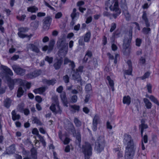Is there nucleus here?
Masks as SVG:
<instances>
[{"label":"nucleus","instance_id":"obj_1","mask_svg":"<svg viewBox=\"0 0 159 159\" xmlns=\"http://www.w3.org/2000/svg\"><path fill=\"white\" fill-rule=\"evenodd\" d=\"M57 48L59 49L58 54L61 58L57 59L53 64V66L55 70L60 69L62 64L63 60L62 57H65L68 52V44L62 39H58L57 43Z\"/></svg>","mask_w":159,"mask_h":159},{"label":"nucleus","instance_id":"obj_2","mask_svg":"<svg viewBox=\"0 0 159 159\" xmlns=\"http://www.w3.org/2000/svg\"><path fill=\"white\" fill-rule=\"evenodd\" d=\"M2 71L0 75L3 79H5L7 82L8 86L11 90H12L15 84H17L20 85V80L19 79L11 80L9 76H12L13 73L11 70L7 67L2 66Z\"/></svg>","mask_w":159,"mask_h":159},{"label":"nucleus","instance_id":"obj_3","mask_svg":"<svg viewBox=\"0 0 159 159\" xmlns=\"http://www.w3.org/2000/svg\"><path fill=\"white\" fill-rule=\"evenodd\" d=\"M105 5L109 7L111 10L115 12L112 15L115 18H116L120 13L121 11L119 8L118 2L117 0H114V2H112L108 0L105 2Z\"/></svg>","mask_w":159,"mask_h":159},{"label":"nucleus","instance_id":"obj_4","mask_svg":"<svg viewBox=\"0 0 159 159\" xmlns=\"http://www.w3.org/2000/svg\"><path fill=\"white\" fill-rule=\"evenodd\" d=\"M133 28L131 26L129 27L128 34L126 35L124 37L123 45V49L125 52L128 53L129 52V47L131 43L132 39V32Z\"/></svg>","mask_w":159,"mask_h":159},{"label":"nucleus","instance_id":"obj_5","mask_svg":"<svg viewBox=\"0 0 159 159\" xmlns=\"http://www.w3.org/2000/svg\"><path fill=\"white\" fill-rule=\"evenodd\" d=\"M105 143L104 137L102 136L99 137L95 143L94 150L98 153H100L103 150Z\"/></svg>","mask_w":159,"mask_h":159},{"label":"nucleus","instance_id":"obj_6","mask_svg":"<svg viewBox=\"0 0 159 159\" xmlns=\"http://www.w3.org/2000/svg\"><path fill=\"white\" fill-rule=\"evenodd\" d=\"M82 149L84 155L85 159H89L90 156L92 154V145L88 142H85L82 145Z\"/></svg>","mask_w":159,"mask_h":159},{"label":"nucleus","instance_id":"obj_7","mask_svg":"<svg viewBox=\"0 0 159 159\" xmlns=\"http://www.w3.org/2000/svg\"><path fill=\"white\" fill-rule=\"evenodd\" d=\"M123 142L125 145H127L126 149H135V145L130 135L127 134H124Z\"/></svg>","mask_w":159,"mask_h":159},{"label":"nucleus","instance_id":"obj_8","mask_svg":"<svg viewBox=\"0 0 159 159\" xmlns=\"http://www.w3.org/2000/svg\"><path fill=\"white\" fill-rule=\"evenodd\" d=\"M29 30V29L27 27H20V38L22 39L26 38L27 41H29L30 38L33 36V35L32 34H30L29 35L27 34L22 33H25L27 32Z\"/></svg>","mask_w":159,"mask_h":159},{"label":"nucleus","instance_id":"obj_9","mask_svg":"<svg viewBox=\"0 0 159 159\" xmlns=\"http://www.w3.org/2000/svg\"><path fill=\"white\" fill-rule=\"evenodd\" d=\"M56 104H52L50 106V110L55 113H59L61 114L62 111L60 108L59 103L57 99L55 100Z\"/></svg>","mask_w":159,"mask_h":159},{"label":"nucleus","instance_id":"obj_10","mask_svg":"<svg viewBox=\"0 0 159 159\" xmlns=\"http://www.w3.org/2000/svg\"><path fill=\"white\" fill-rule=\"evenodd\" d=\"M135 149H126L125 159H132L135 153Z\"/></svg>","mask_w":159,"mask_h":159},{"label":"nucleus","instance_id":"obj_11","mask_svg":"<svg viewBox=\"0 0 159 159\" xmlns=\"http://www.w3.org/2000/svg\"><path fill=\"white\" fill-rule=\"evenodd\" d=\"M43 20V29L44 30L48 29L52 22V18L50 16H47L44 18Z\"/></svg>","mask_w":159,"mask_h":159},{"label":"nucleus","instance_id":"obj_12","mask_svg":"<svg viewBox=\"0 0 159 159\" xmlns=\"http://www.w3.org/2000/svg\"><path fill=\"white\" fill-rule=\"evenodd\" d=\"M73 73L72 74V79L75 81H77L78 83H80L81 85H82L81 82V79L79 73L78 72L75 71L74 70H72Z\"/></svg>","mask_w":159,"mask_h":159},{"label":"nucleus","instance_id":"obj_13","mask_svg":"<svg viewBox=\"0 0 159 159\" xmlns=\"http://www.w3.org/2000/svg\"><path fill=\"white\" fill-rule=\"evenodd\" d=\"M41 73V71L40 70H35L31 73L27 74L26 75L27 77L28 78L32 79L38 76Z\"/></svg>","mask_w":159,"mask_h":159},{"label":"nucleus","instance_id":"obj_14","mask_svg":"<svg viewBox=\"0 0 159 159\" xmlns=\"http://www.w3.org/2000/svg\"><path fill=\"white\" fill-rule=\"evenodd\" d=\"M27 47L28 49H30L35 53H38L40 52L38 47L33 44L30 43L28 44L27 45Z\"/></svg>","mask_w":159,"mask_h":159},{"label":"nucleus","instance_id":"obj_15","mask_svg":"<svg viewBox=\"0 0 159 159\" xmlns=\"http://www.w3.org/2000/svg\"><path fill=\"white\" fill-rule=\"evenodd\" d=\"M42 82L43 84H47L48 86L50 85H53L56 83L57 80L55 79H53L50 80L44 79L42 80Z\"/></svg>","mask_w":159,"mask_h":159},{"label":"nucleus","instance_id":"obj_16","mask_svg":"<svg viewBox=\"0 0 159 159\" xmlns=\"http://www.w3.org/2000/svg\"><path fill=\"white\" fill-rule=\"evenodd\" d=\"M127 63L129 66V69L125 70L124 71V75H131L132 71V62L130 60H129L127 61Z\"/></svg>","mask_w":159,"mask_h":159},{"label":"nucleus","instance_id":"obj_17","mask_svg":"<svg viewBox=\"0 0 159 159\" xmlns=\"http://www.w3.org/2000/svg\"><path fill=\"white\" fill-rule=\"evenodd\" d=\"M99 120V117L97 115H95L94 117L93 122L92 129L93 131H95L97 128V124L98 120Z\"/></svg>","mask_w":159,"mask_h":159},{"label":"nucleus","instance_id":"obj_18","mask_svg":"<svg viewBox=\"0 0 159 159\" xmlns=\"http://www.w3.org/2000/svg\"><path fill=\"white\" fill-rule=\"evenodd\" d=\"M70 63L69 65L71 66V70H74V69L75 67V64L73 61H71L67 57H65L64 60V65H66Z\"/></svg>","mask_w":159,"mask_h":159},{"label":"nucleus","instance_id":"obj_19","mask_svg":"<svg viewBox=\"0 0 159 159\" xmlns=\"http://www.w3.org/2000/svg\"><path fill=\"white\" fill-rule=\"evenodd\" d=\"M60 97L64 105L67 107L68 101L65 93V92H62L61 94Z\"/></svg>","mask_w":159,"mask_h":159},{"label":"nucleus","instance_id":"obj_20","mask_svg":"<svg viewBox=\"0 0 159 159\" xmlns=\"http://www.w3.org/2000/svg\"><path fill=\"white\" fill-rule=\"evenodd\" d=\"M142 18L144 21L147 27H149L150 26V23L149 22V20L147 17V14L146 11L143 12V14L142 16Z\"/></svg>","mask_w":159,"mask_h":159},{"label":"nucleus","instance_id":"obj_21","mask_svg":"<svg viewBox=\"0 0 159 159\" xmlns=\"http://www.w3.org/2000/svg\"><path fill=\"white\" fill-rule=\"evenodd\" d=\"M46 88V87H43L34 89V91L36 94H41L45 91Z\"/></svg>","mask_w":159,"mask_h":159},{"label":"nucleus","instance_id":"obj_22","mask_svg":"<svg viewBox=\"0 0 159 159\" xmlns=\"http://www.w3.org/2000/svg\"><path fill=\"white\" fill-rule=\"evenodd\" d=\"M15 145H12L9 146L6 150L7 154H12L15 151Z\"/></svg>","mask_w":159,"mask_h":159},{"label":"nucleus","instance_id":"obj_23","mask_svg":"<svg viewBox=\"0 0 159 159\" xmlns=\"http://www.w3.org/2000/svg\"><path fill=\"white\" fill-rule=\"evenodd\" d=\"M123 102L124 104L129 105L131 102V98L129 96H125L123 97Z\"/></svg>","mask_w":159,"mask_h":159},{"label":"nucleus","instance_id":"obj_24","mask_svg":"<svg viewBox=\"0 0 159 159\" xmlns=\"http://www.w3.org/2000/svg\"><path fill=\"white\" fill-rule=\"evenodd\" d=\"M89 66L92 68H95L98 66L97 61L95 59L90 61L89 62Z\"/></svg>","mask_w":159,"mask_h":159},{"label":"nucleus","instance_id":"obj_25","mask_svg":"<svg viewBox=\"0 0 159 159\" xmlns=\"http://www.w3.org/2000/svg\"><path fill=\"white\" fill-rule=\"evenodd\" d=\"M143 101L145 104V106L147 109H151L152 107V104L149 100L146 98L143 99Z\"/></svg>","mask_w":159,"mask_h":159},{"label":"nucleus","instance_id":"obj_26","mask_svg":"<svg viewBox=\"0 0 159 159\" xmlns=\"http://www.w3.org/2000/svg\"><path fill=\"white\" fill-rule=\"evenodd\" d=\"M121 7L125 16L126 17L129 16V15L128 11V8L127 5Z\"/></svg>","mask_w":159,"mask_h":159},{"label":"nucleus","instance_id":"obj_27","mask_svg":"<svg viewBox=\"0 0 159 159\" xmlns=\"http://www.w3.org/2000/svg\"><path fill=\"white\" fill-rule=\"evenodd\" d=\"M70 107L72 109L71 111L73 113L79 111L80 108V106L76 105H71L70 106Z\"/></svg>","mask_w":159,"mask_h":159},{"label":"nucleus","instance_id":"obj_28","mask_svg":"<svg viewBox=\"0 0 159 159\" xmlns=\"http://www.w3.org/2000/svg\"><path fill=\"white\" fill-rule=\"evenodd\" d=\"M31 156L33 159H37V152L36 150L33 148L31 149Z\"/></svg>","mask_w":159,"mask_h":159},{"label":"nucleus","instance_id":"obj_29","mask_svg":"<svg viewBox=\"0 0 159 159\" xmlns=\"http://www.w3.org/2000/svg\"><path fill=\"white\" fill-rule=\"evenodd\" d=\"M142 123L139 125V128L141 129V133L142 136H143V134L144 129H146L148 128V126L147 124H144L142 121H141Z\"/></svg>","mask_w":159,"mask_h":159},{"label":"nucleus","instance_id":"obj_30","mask_svg":"<svg viewBox=\"0 0 159 159\" xmlns=\"http://www.w3.org/2000/svg\"><path fill=\"white\" fill-rule=\"evenodd\" d=\"M25 86L27 88L29 89L30 87V84L27 82L25 80H20V86Z\"/></svg>","mask_w":159,"mask_h":159},{"label":"nucleus","instance_id":"obj_31","mask_svg":"<svg viewBox=\"0 0 159 159\" xmlns=\"http://www.w3.org/2000/svg\"><path fill=\"white\" fill-rule=\"evenodd\" d=\"M87 56L89 57H91L92 56V54L91 51H87L85 54V57L84 58L83 61L85 62H86L88 60V58L86 57Z\"/></svg>","mask_w":159,"mask_h":159},{"label":"nucleus","instance_id":"obj_32","mask_svg":"<svg viewBox=\"0 0 159 159\" xmlns=\"http://www.w3.org/2000/svg\"><path fill=\"white\" fill-rule=\"evenodd\" d=\"M115 152L117 155L118 158L121 157H123V154L122 151H121L119 148H116L114 149Z\"/></svg>","mask_w":159,"mask_h":159},{"label":"nucleus","instance_id":"obj_33","mask_svg":"<svg viewBox=\"0 0 159 159\" xmlns=\"http://www.w3.org/2000/svg\"><path fill=\"white\" fill-rule=\"evenodd\" d=\"M55 43V42L54 40L53 39L50 41L48 46V52H50L53 49Z\"/></svg>","mask_w":159,"mask_h":159},{"label":"nucleus","instance_id":"obj_34","mask_svg":"<svg viewBox=\"0 0 159 159\" xmlns=\"http://www.w3.org/2000/svg\"><path fill=\"white\" fill-rule=\"evenodd\" d=\"M27 10L32 13L35 12L38 10V8L35 6H33L28 8Z\"/></svg>","mask_w":159,"mask_h":159},{"label":"nucleus","instance_id":"obj_35","mask_svg":"<svg viewBox=\"0 0 159 159\" xmlns=\"http://www.w3.org/2000/svg\"><path fill=\"white\" fill-rule=\"evenodd\" d=\"M11 103V101L8 98L6 99L4 101V106L7 107L8 108L10 106Z\"/></svg>","mask_w":159,"mask_h":159},{"label":"nucleus","instance_id":"obj_36","mask_svg":"<svg viewBox=\"0 0 159 159\" xmlns=\"http://www.w3.org/2000/svg\"><path fill=\"white\" fill-rule=\"evenodd\" d=\"M13 70L17 74H19L20 73V67L19 66L16 65H13L12 66Z\"/></svg>","mask_w":159,"mask_h":159},{"label":"nucleus","instance_id":"obj_37","mask_svg":"<svg viewBox=\"0 0 159 159\" xmlns=\"http://www.w3.org/2000/svg\"><path fill=\"white\" fill-rule=\"evenodd\" d=\"M92 86L90 84H87L85 87V90L86 93H90L92 91Z\"/></svg>","mask_w":159,"mask_h":159},{"label":"nucleus","instance_id":"obj_38","mask_svg":"<svg viewBox=\"0 0 159 159\" xmlns=\"http://www.w3.org/2000/svg\"><path fill=\"white\" fill-rule=\"evenodd\" d=\"M12 119L13 120L19 119L20 116L19 115L16 114L15 111H13L11 112Z\"/></svg>","mask_w":159,"mask_h":159},{"label":"nucleus","instance_id":"obj_39","mask_svg":"<svg viewBox=\"0 0 159 159\" xmlns=\"http://www.w3.org/2000/svg\"><path fill=\"white\" fill-rule=\"evenodd\" d=\"M76 10L75 8L73 9L72 13L71 14L70 16L72 19H75V18L79 16V13H76Z\"/></svg>","mask_w":159,"mask_h":159},{"label":"nucleus","instance_id":"obj_40","mask_svg":"<svg viewBox=\"0 0 159 159\" xmlns=\"http://www.w3.org/2000/svg\"><path fill=\"white\" fill-rule=\"evenodd\" d=\"M91 34L90 32H88L86 33L84 37V41L85 42H88L89 41Z\"/></svg>","mask_w":159,"mask_h":159},{"label":"nucleus","instance_id":"obj_41","mask_svg":"<svg viewBox=\"0 0 159 159\" xmlns=\"http://www.w3.org/2000/svg\"><path fill=\"white\" fill-rule=\"evenodd\" d=\"M39 23V22L38 21L36 20L35 21L32 22L31 23V25L33 27L34 29L36 30L38 27Z\"/></svg>","mask_w":159,"mask_h":159},{"label":"nucleus","instance_id":"obj_42","mask_svg":"<svg viewBox=\"0 0 159 159\" xmlns=\"http://www.w3.org/2000/svg\"><path fill=\"white\" fill-rule=\"evenodd\" d=\"M149 98L151 101L154 102L157 105H159V102L157 99L154 96L152 95H151Z\"/></svg>","mask_w":159,"mask_h":159},{"label":"nucleus","instance_id":"obj_43","mask_svg":"<svg viewBox=\"0 0 159 159\" xmlns=\"http://www.w3.org/2000/svg\"><path fill=\"white\" fill-rule=\"evenodd\" d=\"M44 60L45 61H47L49 64H51L52 62L53 58L52 57L46 56L44 58Z\"/></svg>","mask_w":159,"mask_h":159},{"label":"nucleus","instance_id":"obj_44","mask_svg":"<svg viewBox=\"0 0 159 159\" xmlns=\"http://www.w3.org/2000/svg\"><path fill=\"white\" fill-rule=\"evenodd\" d=\"M74 121L76 126L79 127L81 126V122L77 118H74Z\"/></svg>","mask_w":159,"mask_h":159},{"label":"nucleus","instance_id":"obj_45","mask_svg":"<svg viewBox=\"0 0 159 159\" xmlns=\"http://www.w3.org/2000/svg\"><path fill=\"white\" fill-rule=\"evenodd\" d=\"M107 79L108 80L109 84L111 87H113L114 83L113 80L111 79L110 77L108 76L107 77Z\"/></svg>","mask_w":159,"mask_h":159},{"label":"nucleus","instance_id":"obj_46","mask_svg":"<svg viewBox=\"0 0 159 159\" xmlns=\"http://www.w3.org/2000/svg\"><path fill=\"white\" fill-rule=\"evenodd\" d=\"M144 27L142 30V32L143 33L145 34H148L149 33V32L151 31V29L149 28Z\"/></svg>","mask_w":159,"mask_h":159},{"label":"nucleus","instance_id":"obj_47","mask_svg":"<svg viewBox=\"0 0 159 159\" xmlns=\"http://www.w3.org/2000/svg\"><path fill=\"white\" fill-rule=\"evenodd\" d=\"M69 77L67 75L63 77V80L66 83H68L69 82Z\"/></svg>","mask_w":159,"mask_h":159},{"label":"nucleus","instance_id":"obj_48","mask_svg":"<svg viewBox=\"0 0 159 159\" xmlns=\"http://www.w3.org/2000/svg\"><path fill=\"white\" fill-rule=\"evenodd\" d=\"M77 96L76 95H73L71 99V102L73 103L76 102L77 100Z\"/></svg>","mask_w":159,"mask_h":159},{"label":"nucleus","instance_id":"obj_49","mask_svg":"<svg viewBox=\"0 0 159 159\" xmlns=\"http://www.w3.org/2000/svg\"><path fill=\"white\" fill-rule=\"evenodd\" d=\"M149 75L150 73L147 72L145 73L143 76L141 77V78L142 80H143L146 78H148L149 76Z\"/></svg>","mask_w":159,"mask_h":159},{"label":"nucleus","instance_id":"obj_50","mask_svg":"<svg viewBox=\"0 0 159 159\" xmlns=\"http://www.w3.org/2000/svg\"><path fill=\"white\" fill-rule=\"evenodd\" d=\"M75 135H76V139L78 140V142L80 143L81 141L80 134L78 132L75 134Z\"/></svg>","mask_w":159,"mask_h":159},{"label":"nucleus","instance_id":"obj_51","mask_svg":"<svg viewBox=\"0 0 159 159\" xmlns=\"http://www.w3.org/2000/svg\"><path fill=\"white\" fill-rule=\"evenodd\" d=\"M116 28V24L115 23H113L111 24V28L110 31L111 32H113Z\"/></svg>","mask_w":159,"mask_h":159},{"label":"nucleus","instance_id":"obj_52","mask_svg":"<svg viewBox=\"0 0 159 159\" xmlns=\"http://www.w3.org/2000/svg\"><path fill=\"white\" fill-rule=\"evenodd\" d=\"M90 95L89 94H88L86 95L85 99L84 100V103H87L90 98Z\"/></svg>","mask_w":159,"mask_h":159},{"label":"nucleus","instance_id":"obj_53","mask_svg":"<svg viewBox=\"0 0 159 159\" xmlns=\"http://www.w3.org/2000/svg\"><path fill=\"white\" fill-rule=\"evenodd\" d=\"M147 88L148 92L150 93H152V91L151 90L152 86L150 84H147Z\"/></svg>","mask_w":159,"mask_h":159},{"label":"nucleus","instance_id":"obj_54","mask_svg":"<svg viewBox=\"0 0 159 159\" xmlns=\"http://www.w3.org/2000/svg\"><path fill=\"white\" fill-rule=\"evenodd\" d=\"M22 110L24 114L26 116L30 114V111L28 109L25 108L22 109Z\"/></svg>","mask_w":159,"mask_h":159},{"label":"nucleus","instance_id":"obj_55","mask_svg":"<svg viewBox=\"0 0 159 159\" xmlns=\"http://www.w3.org/2000/svg\"><path fill=\"white\" fill-rule=\"evenodd\" d=\"M44 3L45 5L46 6H47V7H48L51 10H52L53 11H55V9L53 7H52L51 6H50V5H49V4L48 2H47L45 1H44Z\"/></svg>","mask_w":159,"mask_h":159},{"label":"nucleus","instance_id":"obj_56","mask_svg":"<svg viewBox=\"0 0 159 159\" xmlns=\"http://www.w3.org/2000/svg\"><path fill=\"white\" fill-rule=\"evenodd\" d=\"M62 16V14L61 12H58L56 14L55 18L56 19H59Z\"/></svg>","mask_w":159,"mask_h":159},{"label":"nucleus","instance_id":"obj_57","mask_svg":"<svg viewBox=\"0 0 159 159\" xmlns=\"http://www.w3.org/2000/svg\"><path fill=\"white\" fill-rule=\"evenodd\" d=\"M19 57V56L18 55H14L11 58V60L12 61H15L18 59Z\"/></svg>","mask_w":159,"mask_h":159},{"label":"nucleus","instance_id":"obj_58","mask_svg":"<svg viewBox=\"0 0 159 159\" xmlns=\"http://www.w3.org/2000/svg\"><path fill=\"white\" fill-rule=\"evenodd\" d=\"M36 100L39 103L41 102L42 101V98L39 96H37L35 97Z\"/></svg>","mask_w":159,"mask_h":159},{"label":"nucleus","instance_id":"obj_59","mask_svg":"<svg viewBox=\"0 0 159 159\" xmlns=\"http://www.w3.org/2000/svg\"><path fill=\"white\" fill-rule=\"evenodd\" d=\"M141 43V39H137L136 40V45L138 46H139Z\"/></svg>","mask_w":159,"mask_h":159},{"label":"nucleus","instance_id":"obj_60","mask_svg":"<svg viewBox=\"0 0 159 159\" xmlns=\"http://www.w3.org/2000/svg\"><path fill=\"white\" fill-rule=\"evenodd\" d=\"M120 34V32L116 31L115 32L113 33V37H116L117 38L119 37Z\"/></svg>","mask_w":159,"mask_h":159},{"label":"nucleus","instance_id":"obj_61","mask_svg":"<svg viewBox=\"0 0 159 159\" xmlns=\"http://www.w3.org/2000/svg\"><path fill=\"white\" fill-rule=\"evenodd\" d=\"M127 5L125 0H121L120 2L121 7Z\"/></svg>","mask_w":159,"mask_h":159},{"label":"nucleus","instance_id":"obj_62","mask_svg":"<svg viewBox=\"0 0 159 159\" xmlns=\"http://www.w3.org/2000/svg\"><path fill=\"white\" fill-rule=\"evenodd\" d=\"M25 20H27V19L26 18V16L24 14L20 16V21H24Z\"/></svg>","mask_w":159,"mask_h":159},{"label":"nucleus","instance_id":"obj_63","mask_svg":"<svg viewBox=\"0 0 159 159\" xmlns=\"http://www.w3.org/2000/svg\"><path fill=\"white\" fill-rule=\"evenodd\" d=\"M32 133L34 134H36L37 135L39 134V131L38 129L36 128L34 129L32 131Z\"/></svg>","mask_w":159,"mask_h":159},{"label":"nucleus","instance_id":"obj_64","mask_svg":"<svg viewBox=\"0 0 159 159\" xmlns=\"http://www.w3.org/2000/svg\"><path fill=\"white\" fill-rule=\"evenodd\" d=\"M143 141L145 143H146L148 142V136L147 135H144L143 138Z\"/></svg>","mask_w":159,"mask_h":159}]
</instances>
